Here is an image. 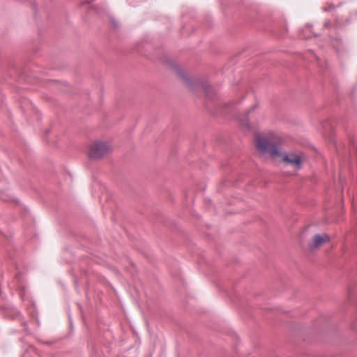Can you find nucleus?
Here are the masks:
<instances>
[{
    "mask_svg": "<svg viewBox=\"0 0 357 357\" xmlns=\"http://www.w3.org/2000/svg\"><path fill=\"white\" fill-rule=\"evenodd\" d=\"M173 68L182 82L187 85L190 90L195 91L200 87L204 91L206 96L208 99H215L216 93L213 88L211 87L207 82H203L198 77H194L192 79L188 77L183 69H181L178 65H174Z\"/></svg>",
    "mask_w": 357,
    "mask_h": 357,
    "instance_id": "f257e3e1",
    "label": "nucleus"
},
{
    "mask_svg": "<svg viewBox=\"0 0 357 357\" xmlns=\"http://www.w3.org/2000/svg\"><path fill=\"white\" fill-rule=\"evenodd\" d=\"M256 146L262 153L269 154L272 157H275L280 154L275 144L261 136L256 138Z\"/></svg>",
    "mask_w": 357,
    "mask_h": 357,
    "instance_id": "f03ea898",
    "label": "nucleus"
},
{
    "mask_svg": "<svg viewBox=\"0 0 357 357\" xmlns=\"http://www.w3.org/2000/svg\"><path fill=\"white\" fill-rule=\"evenodd\" d=\"M109 150L110 147L106 142L96 141L89 148V157L91 160H98L106 155Z\"/></svg>",
    "mask_w": 357,
    "mask_h": 357,
    "instance_id": "7ed1b4c3",
    "label": "nucleus"
},
{
    "mask_svg": "<svg viewBox=\"0 0 357 357\" xmlns=\"http://www.w3.org/2000/svg\"><path fill=\"white\" fill-rule=\"evenodd\" d=\"M284 161L292 165L296 169H299L302 167V160L301 157L296 153L286 154L284 156Z\"/></svg>",
    "mask_w": 357,
    "mask_h": 357,
    "instance_id": "20e7f679",
    "label": "nucleus"
},
{
    "mask_svg": "<svg viewBox=\"0 0 357 357\" xmlns=\"http://www.w3.org/2000/svg\"><path fill=\"white\" fill-rule=\"evenodd\" d=\"M328 236L327 235H325V236H322L319 234H317L314 236L311 243L310 244V248L312 250H314V249L319 247L321 244L325 243L327 239H328Z\"/></svg>",
    "mask_w": 357,
    "mask_h": 357,
    "instance_id": "39448f33",
    "label": "nucleus"
},
{
    "mask_svg": "<svg viewBox=\"0 0 357 357\" xmlns=\"http://www.w3.org/2000/svg\"><path fill=\"white\" fill-rule=\"evenodd\" d=\"M250 112V110H249L246 113L245 116L243 119H240L241 125L243 127H244L246 129H248V130H250L251 129V126H250V123L248 122V114H249Z\"/></svg>",
    "mask_w": 357,
    "mask_h": 357,
    "instance_id": "423d86ee",
    "label": "nucleus"
},
{
    "mask_svg": "<svg viewBox=\"0 0 357 357\" xmlns=\"http://www.w3.org/2000/svg\"><path fill=\"white\" fill-rule=\"evenodd\" d=\"M17 289H18V291H19L20 298H22V300H24L25 299V291H26L25 287L24 286V284L20 283L17 286Z\"/></svg>",
    "mask_w": 357,
    "mask_h": 357,
    "instance_id": "0eeeda50",
    "label": "nucleus"
},
{
    "mask_svg": "<svg viewBox=\"0 0 357 357\" xmlns=\"http://www.w3.org/2000/svg\"><path fill=\"white\" fill-rule=\"evenodd\" d=\"M110 22H111V25L112 26V27L114 29H116L118 28V23L114 18H112L110 20Z\"/></svg>",
    "mask_w": 357,
    "mask_h": 357,
    "instance_id": "6e6552de",
    "label": "nucleus"
},
{
    "mask_svg": "<svg viewBox=\"0 0 357 357\" xmlns=\"http://www.w3.org/2000/svg\"><path fill=\"white\" fill-rule=\"evenodd\" d=\"M333 8H334L333 5L328 4V6L327 7L323 8L322 10L324 12H328V11H331V10H333Z\"/></svg>",
    "mask_w": 357,
    "mask_h": 357,
    "instance_id": "1a4fd4ad",
    "label": "nucleus"
},
{
    "mask_svg": "<svg viewBox=\"0 0 357 357\" xmlns=\"http://www.w3.org/2000/svg\"><path fill=\"white\" fill-rule=\"evenodd\" d=\"M0 294L2 296L3 295V292H2V288H1V283L0 282Z\"/></svg>",
    "mask_w": 357,
    "mask_h": 357,
    "instance_id": "9d476101",
    "label": "nucleus"
},
{
    "mask_svg": "<svg viewBox=\"0 0 357 357\" xmlns=\"http://www.w3.org/2000/svg\"><path fill=\"white\" fill-rule=\"evenodd\" d=\"M328 24H329V22H326L324 23V26H325V27H328Z\"/></svg>",
    "mask_w": 357,
    "mask_h": 357,
    "instance_id": "9b49d317",
    "label": "nucleus"
},
{
    "mask_svg": "<svg viewBox=\"0 0 357 357\" xmlns=\"http://www.w3.org/2000/svg\"><path fill=\"white\" fill-rule=\"evenodd\" d=\"M254 108H255V106L252 107L250 108V110L254 109Z\"/></svg>",
    "mask_w": 357,
    "mask_h": 357,
    "instance_id": "f8f14e48",
    "label": "nucleus"
},
{
    "mask_svg": "<svg viewBox=\"0 0 357 357\" xmlns=\"http://www.w3.org/2000/svg\"><path fill=\"white\" fill-rule=\"evenodd\" d=\"M319 66H320L321 67H322V64L321 63V62H319Z\"/></svg>",
    "mask_w": 357,
    "mask_h": 357,
    "instance_id": "ddd939ff",
    "label": "nucleus"
},
{
    "mask_svg": "<svg viewBox=\"0 0 357 357\" xmlns=\"http://www.w3.org/2000/svg\"><path fill=\"white\" fill-rule=\"evenodd\" d=\"M17 314L18 315H20V312H17Z\"/></svg>",
    "mask_w": 357,
    "mask_h": 357,
    "instance_id": "4468645a",
    "label": "nucleus"
},
{
    "mask_svg": "<svg viewBox=\"0 0 357 357\" xmlns=\"http://www.w3.org/2000/svg\"><path fill=\"white\" fill-rule=\"evenodd\" d=\"M17 280L20 281V276H17Z\"/></svg>",
    "mask_w": 357,
    "mask_h": 357,
    "instance_id": "2eb2a0df",
    "label": "nucleus"
}]
</instances>
